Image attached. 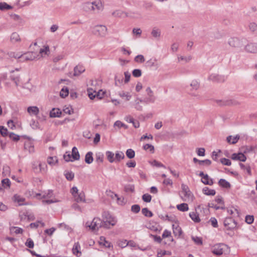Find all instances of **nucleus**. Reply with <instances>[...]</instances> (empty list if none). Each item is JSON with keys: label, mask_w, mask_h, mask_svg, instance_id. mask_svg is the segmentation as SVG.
<instances>
[{"label": "nucleus", "mask_w": 257, "mask_h": 257, "mask_svg": "<svg viewBox=\"0 0 257 257\" xmlns=\"http://www.w3.org/2000/svg\"><path fill=\"white\" fill-rule=\"evenodd\" d=\"M227 249V246L226 245L223 243H220L214 246L212 249V252L214 254L220 255L222 254Z\"/></svg>", "instance_id": "nucleus-9"}, {"label": "nucleus", "mask_w": 257, "mask_h": 257, "mask_svg": "<svg viewBox=\"0 0 257 257\" xmlns=\"http://www.w3.org/2000/svg\"><path fill=\"white\" fill-rule=\"evenodd\" d=\"M246 52L251 53H257V43H249L245 47Z\"/></svg>", "instance_id": "nucleus-13"}, {"label": "nucleus", "mask_w": 257, "mask_h": 257, "mask_svg": "<svg viewBox=\"0 0 257 257\" xmlns=\"http://www.w3.org/2000/svg\"><path fill=\"white\" fill-rule=\"evenodd\" d=\"M124 191L126 192H134L135 191V186L132 184H127L124 186Z\"/></svg>", "instance_id": "nucleus-44"}, {"label": "nucleus", "mask_w": 257, "mask_h": 257, "mask_svg": "<svg viewBox=\"0 0 257 257\" xmlns=\"http://www.w3.org/2000/svg\"><path fill=\"white\" fill-rule=\"evenodd\" d=\"M80 248V245L78 242L75 243L73 247L72 248L73 252L74 254L78 255V253H81L79 251V249Z\"/></svg>", "instance_id": "nucleus-42"}, {"label": "nucleus", "mask_w": 257, "mask_h": 257, "mask_svg": "<svg viewBox=\"0 0 257 257\" xmlns=\"http://www.w3.org/2000/svg\"><path fill=\"white\" fill-rule=\"evenodd\" d=\"M106 156L108 161L110 163H113L115 161L114 154L113 152L110 151H107L106 152Z\"/></svg>", "instance_id": "nucleus-35"}, {"label": "nucleus", "mask_w": 257, "mask_h": 257, "mask_svg": "<svg viewBox=\"0 0 257 257\" xmlns=\"http://www.w3.org/2000/svg\"><path fill=\"white\" fill-rule=\"evenodd\" d=\"M245 222L249 224H251L254 220V217L253 215H246L245 217Z\"/></svg>", "instance_id": "nucleus-56"}, {"label": "nucleus", "mask_w": 257, "mask_h": 257, "mask_svg": "<svg viewBox=\"0 0 257 257\" xmlns=\"http://www.w3.org/2000/svg\"><path fill=\"white\" fill-rule=\"evenodd\" d=\"M50 53L49 47L48 45L44 46L43 48L40 50L39 51V59L41 57H44L47 55H48Z\"/></svg>", "instance_id": "nucleus-17"}, {"label": "nucleus", "mask_w": 257, "mask_h": 257, "mask_svg": "<svg viewBox=\"0 0 257 257\" xmlns=\"http://www.w3.org/2000/svg\"><path fill=\"white\" fill-rule=\"evenodd\" d=\"M190 218L195 222H199L200 221L198 214L196 211H193L189 213Z\"/></svg>", "instance_id": "nucleus-31"}, {"label": "nucleus", "mask_w": 257, "mask_h": 257, "mask_svg": "<svg viewBox=\"0 0 257 257\" xmlns=\"http://www.w3.org/2000/svg\"><path fill=\"white\" fill-rule=\"evenodd\" d=\"M85 227L88 228L89 230L96 232L100 228L103 227V221L98 217H94L91 222H86Z\"/></svg>", "instance_id": "nucleus-3"}, {"label": "nucleus", "mask_w": 257, "mask_h": 257, "mask_svg": "<svg viewBox=\"0 0 257 257\" xmlns=\"http://www.w3.org/2000/svg\"><path fill=\"white\" fill-rule=\"evenodd\" d=\"M228 44L229 46L234 48H240L244 45L243 39H240L238 38H231L229 39Z\"/></svg>", "instance_id": "nucleus-10"}, {"label": "nucleus", "mask_w": 257, "mask_h": 257, "mask_svg": "<svg viewBox=\"0 0 257 257\" xmlns=\"http://www.w3.org/2000/svg\"><path fill=\"white\" fill-rule=\"evenodd\" d=\"M26 245L29 248H32L34 247V242L31 238H28L25 243Z\"/></svg>", "instance_id": "nucleus-60"}, {"label": "nucleus", "mask_w": 257, "mask_h": 257, "mask_svg": "<svg viewBox=\"0 0 257 257\" xmlns=\"http://www.w3.org/2000/svg\"><path fill=\"white\" fill-rule=\"evenodd\" d=\"M103 8L102 3L99 0L93 2H87L83 5V9L85 12L95 14L101 11Z\"/></svg>", "instance_id": "nucleus-1"}, {"label": "nucleus", "mask_w": 257, "mask_h": 257, "mask_svg": "<svg viewBox=\"0 0 257 257\" xmlns=\"http://www.w3.org/2000/svg\"><path fill=\"white\" fill-rule=\"evenodd\" d=\"M99 243L100 244L103 245L107 248H110L112 246L111 243L110 242L107 241L105 238L103 236H101L100 237Z\"/></svg>", "instance_id": "nucleus-28"}, {"label": "nucleus", "mask_w": 257, "mask_h": 257, "mask_svg": "<svg viewBox=\"0 0 257 257\" xmlns=\"http://www.w3.org/2000/svg\"><path fill=\"white\" fill-rule=\"evenodd\" d=\"M182 193L183 196H181L184 201H192L193 199V195L190 191L188 186L184 184L181 185Z\"/></svg>", "instance_id": "nucleus-6"}, {"label": "nucleus", "mask_w": 257, "mask_h": 257, "mask_svg": "<svg viewBox=\"0 0 257 257\" xmlns=\"http://www.w3.org/2000/svg\"><path fill=\"white\" fill-rule=\"evenodd\" d=\"M133 75L136 77H140L142 75V71L140 69H135L133 71Z\"/></svg>", "instance_id": "nucleus-64"}, {"label": "nucleus", "mask_w": 257, "mask_h": 257, "mask_svg": "<svg viewBox=\"0 0 257 257\" xmlns=\"http://www.w3.org/2000/svg\"><path fill=\"white\" fill-rule=\"evenodd\" d=\"M142 212L143 214L147 217H152L153 216L152 212L149 210L147 208H143L142 210Z\"/></svg>", "instance_id": "nucleus-48"}, {"label": "nucleus", "mask_w": 257, "mask_h": 257, "mask_svg": "<svg viewBox=\"0 0 257 257\" xmlns=\"http://www.w3.org/2000/svg\"><path fill=\"white\" fill-rule=\"evenodd\" d=\"M132 211L134 213H138L140 211V207L139 205H133L131 208Z\"/></svg>", "instance_id": "nucleus-63"}, {"label": "nucleus", "mask_w": 257, "mask_h": 257, "mask_svg": "<svg viewBox=\"0 0 257 257\" xmlns=\"http://www.w3.org/2000/svg\"><path fill=\"white\" fill-rule=\"evenodd\" d=\"M85 68L82 65H77L74 68V73L72 74L71 73H69V76L72 77V76H78L81 74L85 71Z\"/></svg>", "instance_id": "nucleus-12"}, {"label": "nucleus", "mask_w": 257, "mask_h": 257, "mask_svg": "<svg viewBox=\"0 0 257 257\" xmlns=\"http://www.w3.org/2000/svg\"><path fill=\"white\" fill-rule=\"evenodd\" d=\"M147 227L153 231H157L158 230V225L157 224L152 225L151 223H148Z\"/></svg>", "instance_id": "nucleus-49"}, {"label": "nucleus", "mask_w": 257, "mask_h": 257, "mask_svg": "<svg viewBox=\"0 0 257 257\" xmlns=\"http://www.w3.org/2000/svg\"><path fill=\"white\" fill-rule=\"evenodd\" d=\"M9 136L14 141H18L20 140V136L13 133H10Z\"/></svg>", "instance_id": "nucleus-53"}, {"label": "nucleus", "mask_w": 257, "mask_h": 257, "mask_svg": "<svg viewBox=\"0 0 257 257\" xmlns=\"http://www.w3.org/2000/svg\"><path fill=\"white\" fill-rule=\"evenodd\" d=\"M32 167L33 171L37 174L47 172V165L45 163H41L38 161H34L32 163Z\"/></svg>", "instance_id": "nucleus-5"}, {"label": "nucleus", "mask_w": 257, "mask_h": 257, "mask_svg": "<svg viewBox=\"0 0 257 257\" xmlns=\"http://www.w3.org/2000/svg\"><path fill=\"white\" fill-rule=\"evenodd\" d=\"M118 95L120 97L125 98L126 101L130 100L132 97V96L129 92H126L123 91L119 92Z\"/></svg>", "instance_id": "nucleus-33"}, {"label": "nucleus", "mask_w": 257, "mask_h": 257, "mask_svg": "<svg viewBox=\"0 0 257 257\" xmlns=\"http://www.w3.org/2000/svg\"><path fill=\"white\" fill-rule=\"evenodd\" d=\"M58 162L56 157H49L47 159V163L50 165H54Z\"/></svg>", "instance_id": "nucleus-45"}, {"label": "nucleus", "mask_w": 257, "mask_h": 257, "mask_svg": "<svg viewBox=\"0 0 257 257\" xmlns=\"http://www.w3.org/2000/svg\"><path fill=\"white\" fill-rule=\"evenodd\" d=\"M114 196L116 197L117 203L118 204L122 205L125 204L124 198L123 197H118L117 194H113Z\"/></svg>", "instance_id": "nucleus-47"}, {"label": "nucleus", "mask_w": 257, "mask_h": 257, "mask_svg": "<svg viewBox=\"0 0 257 257\" xmlns=\"http://www.w3.org/2000/svg\"><path fill=\"white\" fill-rule=\"evenodd\" d=\"M63 110L66 114H71L73 113V109L70 105H65L64 106Z\"/></svg>", "instance_id": "nucleus-40"}, {"label": "nucleus", "mask_w": 257, "mask_h": 257, "mask_svg": "<svg viewBox=\"0 0 257 257\" xmlns=\"http://www.w3.org/2000/svg\"><path fill=\"white\" fill-rule=\"evenodd\" d=\"M69 94V90L66 87L65 88H62L60 92V95L63 97L64 98L66 96H67Z\"/></svg>", "instance_id": "nucleus-50"}, {"label": "nucleus", "mask_w": 257, "mask_h": 257, "mask_svg": "<svg viewBox=\"0 0 257 257\" xmlns=\"http://www.w3.org/2000/svg\"><path fill=\"white\" fill-rule=\"evenodd\" d=\"M102 216L103 228H104L110 229L111 226H114L117 223L116 218L107 212H104Z\"/></svg>", "instance_id": "nucleus-2"}, {"label": "nucleus", "mask_w": 257, "mask_h": 257, "mask_svg": "<svg viewBox=\"0 0 257 257\" xmlns=\"http://www.w3.org/2000/svg\"><path fill=\"white\" fill-rule=\"evenodd\" d=\"M36 195L37 196H41V198L44 199L42 200V203L44 204H49L58 202V200L55 198L52 190H49L47 192L37 194Z\"/></svg>", "instance_id": "nucleus-4"}, {"label": "nucleus", "mask_w": 257, "mask_h": 257, "mask_svg": "<svg viewBox=\"0 0 257 257\" xmlns=\"http://www.w3.org/2000/svg\"><path fill=\"white\" fill-rule=\"evenodd\" d=\"M72 157L74 160H78L80 158V155L76 147H74L72 150Z\"/></svg>", "instance_id": "nucleus-30"}, {"label": "nucleus", "mask_w": 257, "mask_h": 257, "mask_svg": "<svg viewBox=\"0 0 257 257\" xmlns=\"http://www.w3.org/2000/svg\"><path fill=\"white\" fill-rule=\"evenodd\" d=\"M146 92L149 96V98H147L146 101L153 102L155 101V98L153 95V92L151 88L149 87H147L146 89Z\"/></svg>", "instance_id": "nucleus-24"}, {"label": "nucleus", "mask_w": 257, "mask_h": 257, "mask_svg": "<svg viewBox=\"0 0 257 257\" xmlns=\"http://www.w3.org/2000/svg\"><path fill=\"white\" fill-rule=\"evenodd\" d=\"M177 208L179 210L181 211H186L189 209L188 204L184 203L177 205Z\"/></svg>", "instance_id": "nucleus-41"}, {"label": "nucleus", "mask_w": 257, "mask_h": 257, "mask_svg": "<svg viewBox=\"0 0 257 257\" xmlns=\"http://www.w3.org/2000/svg\"><path fill=\"white\" fill-rule=\"evenodd\" d=\"M239 139V136L236 135L235 137H232L231 136H228L226 138L227 142L228 143L231 144H236Z\"/></svg>", "instance_id": "nucleus-26"}, {"label": "nucleus", "mask_w": 257, "mask_h": 257, "mask_svg": "<svg viewBox=\"0 0 257 257\" xmlns=\"http://www.w3.org/2000/svg\"><path fill=\"white\" fill-rule=\"evenodd\" d=\"M126 155L128 158L132 159L134 158L135 156V152L133 150L129 149L126 151Z\"/></svg>", "instance_id": "nucleus-46"}, {"label": "nucleus", "mask_w": 257, "mask_h": 257, "mask_svg": "<svg viewBox=\"0 0 257 257\" xmlns=\"http://www.w3.org/2000/svg\"><path fill=\"white\" fill-rule=\"evenodd\" d=\"M124 155L122 152H117L114 157L115 161L119 162L121 160L123 159Z\"/></svg>", "instance_id": "nucleus-38"}, {"label": "nucleus", "mask_w": 257, "mask_h": 257, "mask_svg": "<svg viewBox=\"0 0 257 257\" xmlns=\"http://www.w3.org/2000/svg\"><path fill=\"white\" fill-rule=\"evenodd\" d=\"M192 59L191 56H189L187 57L183 56H178V62L184 61L185 63H187L190 61Z\"/></svg>", "instance_id": "nucleus-43"}, {"label": "nucleus", "mask_w": 257, "mask_h": 257, "mask_svg": "<svg viewBox=\"0 0 257 257\" xmlns=\"http://www.w3.org/2000/svg\"><path fill=\"white\" fill-rule=\"evenodd\" d=\"M92 33L95 36L103 37L107 34V28L103 25H96L92 28Z\"/></svg>", "instance_id": "nucleus-7"}, {"label": "nucleus", "mask_w": 257, "mask_h": 257, "mask_svg": "<svg viewBox=\"0 0 257 257\" xmlns=\"http://www.w3.org/2000/svg\"><path fill=\"white\" fill-rule=\"evenodd\" d=\"M30 125L33 129H37L38 128L39 123L37 121L32 119L30 121Z\"/></svg>", "instance_id": "nucleus-61"}, {"label": "nucleus", "mask_w": 257, "mask_h": 257, "mask_svg": "<svg viewBox=\"0 0 257 257\" xmlns=\"http://www.w3.org/2000/svg\"><path fill=\"white\" fill-rule=\"evenodd\" d=\"M21 38L19 34L17 32H13L10 36V41L12 43H16L21 42Z\"/></svg>", "instance_id": "nucleus-18"}, {"label": "nucleus", "mask_w": 257, "mask_h": 257, "mask_svg": "<svg viewBox=\"0 0 257 257\" xmlns=\"http://www.w3.org/2000/svg\"><path fill=\"white\" fill-rule=\"evenodd\" d=\"M220 162L224 165L226 166H230L231 164V161L227 159L226 158H222L220 160Z\"/></svg>", "instance_id": "nucleus-62"}, {"label": "nucleus", "mask_w": 257, "mask_h": 257, "mask_svg": "<svg viewBox=\"0 0 257 257\" xmlns=\"http://www.w3.org/2000/svg\"><path fill=\"white\" fill-rule=\"evenodd\" d=\"M123 15L124 13L120 10H116L112 13V15L115 17H121Z\"/></svg>", "instance_id": "nucleus-59"}, {"label": "nucleus", "mask_w": 257, "mask_h": 257, "mask_svg": "<svg viewBox=\"0 0 257 257\" xmlns=\"http://www.w3.org/2000/svg\"><path fill=\"white\" fill-rule=\"evenodd\" d=\"M190 86L191 87L190 90H197L199 88V83L197 80H193L190 82Z\"/></svg>", "instance_id": "nucleus-34"}, {"label": "nucleus", "mask_w": 257, "mask_h": 257, "mask_svg": "<svg viewBox=\"0 0 257 257\" xmlns=\"http://www.w3.org/2000/svg\"><path fill=\"white\" fill-rule=\"evenodd\" d=\"M92 153L91 152H89L85 155V161L87 164H90L93 161V158L92 157Z\"/></svg>", "instance_id": "nucleus-36"}, {"label": "nucleus", "mask_w": 257, "mask_h": 257, "mask_svg": "<svg viewBox=\"0 0 257 257\" xmlns=\"http://www.w3.org/2000/svg\"><path fill=\"white\" fill-rule=\"evenodd\" d=\"M12 8V7L6 3H0V10L3 11L4 10H9Z\"/></svg>", "instance_id": "nucleus-51"}, {"label": "nucleus", "mask_w": 257, "mask_h": 257, "mask_svg": "<svg viewBox=\"0 0 257 257\" xmlns=\"http://www.w3.org/2000/svg\"><path fill=\"white\" fill-rule=\"evenodd\" d=\"M192 239L195 242L197 245H201L202 243V238L197 236H192Z\"/></svg>", "instance_id": "nucleus-55"}, {"label": "nucleus", "mask_w": 257, "mask_h": 257, "mask_svg": "<svg viewBox=\"0 0 257 257\" xmlns=\"http://www.w3.org/2000/svg\"><path fill=\"white\" fill-rule=\"evenodd\" d=\"M143 149L145 150H149L151 152L153 153L154 151V147L153 145L150 144H146L143 146Z\"/></svg>", "instance_id": "nucleus-58"}, {"label": "nucleus", "mask_w": 257, "mask_h": 257, "mask_svg": "<svg viewBox=\"0 0 257 257\" xmlns=\"http://www.w3.org/2000/svg\"><path fill=\"white\" fill-rule=\"evenodd\" d=\"M161 30L157 27H154L151 31V35L155 39H159L161 37Z\"/></svg>", "instance_id": "nucleus-20"}, {"label": "nucleus", "mask_w": 257, "mask_h": 257, "mask_svg": "<svg viewBox=\"0 0 257 257\" xmlns=\"http://www.w3.org/2000/svg\"><path fill=\"white\" fill-rule=\"evenodd\" d=\"M61 114V111L59 108H53L50 112L51 117H60Z\"/></svg>", "instance_id": "nucleus-25"}, {"label": "nucleus", "mask_w": 257, "mask_h": 257, "mask_svg": "<svg viewBox=\"0 0 257 257\" xmlns=\"http://www.w3.org/2000/svg\"><path fill=\"white\" fill-rule=\"evenodd\" d=\"M248 28L251 33L257 34V24L254 22H250L248 25Z\"/></svg>", "instance_id": "nucleus-27"}, {"label": "nucleus", "mask_w": 257, "mask_h": 257, "mask_svg": "<svg viewBox=\"0 0 257 257\" xmlns=\"http://www.w3.org/2000/svg\"><path fill=\"white\" fill-rule=\"evenodd\" d=\"M231 158L233 160H238L241 162H245L246 160V157L242 153H233L232 154Z\"/></svg>", "instance_id": "nucleus-14"}, {"label": "nucleus", "mask_w": 257, "mask_h": 257, "mask_svg": "<svg viewBox=\"0 0 257 257\" xmlns=\"http://www.w3.org/2000/svg\"><path fill=\"white\" fill-rule=\"evenodd\" d=\"M135 60L138 63H143L145 62V59L143 55H138L135 57Z\"/></svg>", "instance_id": "nucleus-54"}, {"label": "nucleus", "mask_w": 257, "mask_h": 257, "mask_svg": "<svg viewBox=\"0 0 257 257\" xmlns=\"http://www.w3.org/2000/svg\"><path fill=\"white\" fill-rule=\"evenodd\" d=\"M172 227L174 235L180 237L182 233L181 227L177 224H173Z\"/></svg>", "instance_id": "nucleus-22"}, {"label": "nucleus", "mask_w": 257, "mask_h": 257, "mask_svg": "<svg viewBox=\"0 0 257 257\" xmlns=\"http://www.w3.org/2000/svg\"><path fill=\"white\" fill-rule=\"evenodd\" d=\"M7 55L11 58L19 59L20 60L22 56V53L10 51L8 52Z\"/></svg>", "instance_id": "nucleus-21"}, {"label": "nucleus", "mask_w": 257, "mask_h": 257, "mask_svg": "<svg viewBox=\"0 0 257 257\" xmlns=\"http://www.w3.org/2000/svg\"><path fill=\"white\" fill-rule=\"evenodd\" d=\"M224 225L225 226L228 228V229H231L234 228L236 226V223L234 220L231 218H226L224 221Z\"/></svg>", "instance_id": "nucleus-15"}, {"label": "nucleus", "mask_w": 257, "mask_h": 257, "mask_svg": "<svg viewBox=\"0 0 257 257\" xmlns=\"http://www.w3.org/2000/svg\"><path fill=\"white\" fill-rule=\"evenodd\" d=\"M74 197L75 198V200L78 203L81 202H85V196L83 191L78 193Z\"/></svg>", "instance_id": "nucleus-19"}, {"label": "nucleus", "mask_w": 257, "mask_h": 257, "mask_svg": "<svg viewBox=\"0 0 257 257\" xmlns=\"http://www.w3.org/2000/svg\"><path fill=\"white\" fill-rule=\"evenodd\" d=\"M218 184L221 187L226 188V189H228V188H230V183L228 182H227V181H226L225 179H221L219 180V181L218 182Z\"/></svg>", "instance_id": "nucleus-32"}, {"label": "nucleus", "mask_w": 257, "mask_h": 257, "mask_svg": "<svg viewBox=\"0 0 257 257\" xmlns=\"http://www.w3.org/2000/svg\"><path fill=\"white\" fill-rule=\"evenodd\" d=\"M13 200L14 202H17L19 205L28 204L25 203V198L18 194H16L14 196Z\"/></svg>", "instance_id": "nucleus-16"}, {"label": "nucleus", "mask_w": 257, "mask_h": 257, "mask_svg": "<svg viewBox=\"0 0 257 257\" xmlns=\"http://www.w3.org/2000/svg\"><path fill=\"white\" fill-rule=\"evenodd\" d=\"M36 59H39V55H37L35 53L33 52H28L22 53L21 59H20L19 61L24 62L27 61H32Z\"/></svg>", "instance_id": "nucleus-8"}, {"label": "nucleus", "mask_w": 257, "mask_h": 257, "mask_svg": "<svg viewBox=\"0 0 257 257\" xmlns=\"http://www.w3.org/2000/svg\"><path fill=\"white\" fill-rule=\"evenodd\" d=\"M19 70V69L16 68L15 70H12L11 71V79L15 83L16 86H18L20 81V75L19 74L15 73V71L18 72Z\"/></svg>", "instance_id": "nucleus-11"}, {"label": "nucleus", "mask_w": 257, "mask_h": 257, "mask_svg": "<svg viewBox=\"0 0 257 257\" xmlns=\"http://www.w3.org/2000/svg\"><path fill=\"white\" fill-rule=\"evenodd\" d=\"M65 176L68 180L71 181L74 178V174L72 172H67L65 173Z\"/></svg>", "instance_id": "nucleus-52"}, {"label": "nucleus", "mask_w": 257, "mask_h": 257, "mask_svg": "<svg viewBox=\"0 0 257 257\" xmlns=\"http://www.w3.org/2000/svg\"><path fill=\"white\" fill-rule=\"evenodd\" d=\"M202 182L205 185H212L213 184V181L212 179L209 178L207 174H205L203 178L201 179Z\"/></svg>", "instance_id": "nucleus-29"}, {"label": "nucleus", "mask_w": 257, "mask_h": 257, "mask_svg": "<svg viewBox=\"0 0 257 257\" xmlns=\"http://www.w3.org/2000/svg\"><path fill=\"white\" fill-rule=\"evenodd\" d=\"M203 192L206 195L213 196L215 194V191L213 189H210L208 187H204L203 189Z\"/></svg>", "instance_id": "nucleus-37"}, {"label": "nucleus", "mask_w": 257, "mask_h": 257, "mask_svg": "<svg viewBox=\"0 0 257 257\" xmlns=\"http://www.w3.org/2000/svg\"><path fill=\"white\" fill-rule=\"evenodd\" d=\"M27 111L30 115H37L39 113V109L35 106H29L27 108Z\"/></svg>", "instance_id": "nucleus-23"}, {"label": "nucleus", "mask_w": 257, "mask_h": 257, "mask_svg": "<svg viewBox=\"0 0 257 257\" xmlns=\"http://www.w3.org/2000/svg\"><path fill=\"white\" fill-rule=\"evenodd\" d=\"M142 199L144 202H150L151 201L152 196L149 194H145L143 195Z\"/></svg>", "instance_id": "nucleus-57"}, {"label": "nucleus", "mask_w": 257, "mask_h": 257, "mask_svg": "<svg viewBox=\"0 0 257 257\" xmlns=\"http://www.w3.org/2000/svg\"><path fill=\"white\" fill-rule=\"evenodd\" d=\"M113 127L116 130V127L118 128H120L122 127H124L125 129H127L128 128L127 126L125 125L124 123H122L120 120L116 121L113 124Z\"/></svg>", "instance_id": "nucleus-39"}]
</instances>
